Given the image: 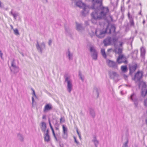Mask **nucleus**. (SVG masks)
Returning a JSON list of instances; mask_svg holds the SVG:
<instances>
[{"mask_svg": "<svg viewBox=\"0 0 147 147\" xmlns=\"http://www.w3.org/2000/svg\"><path fill=\"white\" fill-rule=\"evenodd\" d=\"M121 69L123 72H125L127 71V68L126 66H122L121 67Z\"/></svg>", "mask_w": 147, "mask_h": 147, "instance_id": "c756f323", "label": "nucleus"}, {"mask_svg": "<svg viewBox=\"0 0 147 147\" xmlns=\"http://www.w3.org/2000/svg\"><path fill=\"white\" fill-rule=\"evenodd\" d=\"M32 90L33 91V94L35 96H36V94H35V91L34 90L32 89Z\"/></svg>", "mask_w": 147, "mask_h": 147, "instance_id": "8fccbe9b", "label": "nucleus"}, {"mask_svg": "<svg viewBox=\"0 0 147 147\" xmlns=\"http://www.w3.org/2000/svg\"><path fill=\"white\" fill-rule=\"evenodd\" d=\"M117 61L119 64L122 63H127V61L126 60V58L123 55H119L117 59Z\"/></svg>", "mask_w": 147, "mask_h": 147, "instance_id": "9b49d317", "label": "nucleus"}, {"mask_svg": "<svg viewBox=\"0 0 147 147\" xmlns=\"http://www.w3.org/2000/svg\"><path fill=\"white\" fill-rule=\"evenodd\" d=\"M63 133H67V129L64 125H63Z\"/></svg>", "mask_w": 147, "mask_h": 147, "instance_id": "2f4dec72", "label": "nucleus"}, {"mask_svg": "<svg viewBox=\"0 0 147 147\" xmlns=\"http://www.w3.org/2000/svg\"><path fill=\"white\" fill-rule=\"evenodd\" d=\"M65 30L66 32H68L69 31V30L68 28H65Z\"/></svg>", "mask_w": 147, "mask_h": 147, "instance_id": "3c124183", "label": "nucleus"}, {"mask_svg": "<svg viewBox=\"0 0 147 147\" xmlns=\"http://www.w3.org/2000/svg\"><path fill=\"white\" fill-rule=\"evenodd\" d=\"M93 92L94 94H96L97 97H98L99 93V89L98 88L96 87L94 88Z\"/></svg>", "mask_w": 147, "mask_h": 147, "instance_id": "412c9836", "label": "nucleus"}, {"mask_svg": "<svg viewBox=\"0 0 147 147\" xmlns=\"http://www.w3.org/2000/svg\"><path fill=\"white\" fill-rule=\"evenodd\" d=\"M12 10H13L12 9L11 11L9 12V14L12 15L14 18V19L16 20L17 19V17L19 16V13L18 12L13 13Z\"/></svg>", "mask_w": 147, "mask_h": 147, "instance_id": "a211bd4d", "label": "nucleus"}, {"mask_svg": "<svg viewBox=\"0 0 147 147\" xmlns=\"http://www.w3.org/2000/svg\"><path fill=\"white\" fill-rule=\"evenodd\" d=\"M91 14V21L94 24L96 23L97 20L101 19L102 18L99 14L98 11V10H95Z\"/></svg>", "mask_w": 147, "mask_h": 147, "instance_id": "7ed1b4c3", "label": "nucleus"}, {"mask_svg": "<svg viewBox=\"0 0 147 147\" xmlns=\"http://www.w3.org/2000/svg\"><path fill=\"white\" fill-rule=\"evenodd\" d=\"M139 14H140V15H141V12L139 13Z\"/></svg>", "mask_w": 147, "mask_h": 147, "instance_id": "774afa93", "label": "nucleus"}, {"mask_svg": "<svg viewBox=\"0 0 147 147\" xmlns=\"http://www.w3.org/2000/svg\"><path fill=\"white\" fill-rule=\"evenodd\" d=\"M101 52L102 55L104 58L105 59H106L107 57V55L105 52V50L104 49H101Z\"/></svg>", "mask_w": 147, "mask_h": 147, "instance_id": "c85d7f7f", "label": "nucleus"}, {"mask_svg": "<svg viewBox=\"0 0 147 147\" xmlns=\"http://www.w3.org/2000/svg\"><path fill=\"white\" fill-rule=\"evenodd\" d=\"M76 28L77 30L78 31H81L84 29L81 24L76 23Z\"/></svg>", "mask_w": 147, "mask_h": 147, "instance_id": "2eb2a0df", "label": "nucleus"}, {"mask_svg": "<svg viewBox=\"0 0 147 147\" xmlns=\"http://www.w3.org/2000/svg\"><path fill=\"white\" fill-rule=\"evenodd\" d=\"M11 72L13 73L14 74H16L19 71V69L18 66L10 67Z\"/></svg>", "mask_w": 147, "mask_h": 147, "instance_id": "4468645a", "label": "nucleus"}, {"mask_svg": "<svg viewBox=\"0 0 147 147\" xmlns=\"http://www.w3.org/2000/svg\"><path fill=\"white\" fill-rule=\"evenodd\" d=\"M44 2V3H47L48 2L47 0H43Z\"/></svg>", "mask_w": 147, "mask_h": 147, "instance_id": "5fc2aeb1", "label": "nucleus"}, {"mask_svg": "<svg viewBox=\"0 0 147 147\" xmlns=\"http://www.w3.org/2000/svg\"><path fill=\"white\" fill-rule=\"evenodd\" d=\"M62 136L63 138L64 139H66L68 136L67 133H63Z\"/></svg>", "mask_w": 147, "mask_h": 147, "instance_id": "473e14b6", "label": "nucleus"}, {"mask_svg": "<svg viewBox=\"0 0 147 147\" xmlns=\"http://www.w3.org/2000/svg\"><path fill=\"white\" fill-rule=\"evenodd\" d=\"M10 27H11V29H13V26H12V25H10Z\"/></svg>", "mask_w": 147, "mask_h": 147, "instance_id": "bf43d9fd", "label": "nucleus"}, {"mask_svg": "<svg viewBox=\"0 0 147 147\" xmlns=\"http://www.w3.org/2000/svg\"><path fill=\"white\" fill-rule=\"evenodd\" d=\"M51 130L52 131V133H53V135L55 134V133L54 129H53Z\"/></svg>", "mask_w": 147, "mask_h": 147, "instance_id": "6e6d98bb", "label": "nucleus"}, {"mask_svg": "<svg viewBox=\"0 0 147 147\" xmlns=\"http://www.w3.org/2000/svg\"><path fill=\"white\" fill-rule=\"evenodd\" d=\"M140 50L141 52V56L142 58L144 59L145 55L146 53L145 49L144 48L142 47L141 48Z\"/></svg>", "mask_w": 147, "mask_h": 147, "instance_id": "dca6fc26", "label": "nucleus"}, {"mask_svg": "<svg viewBox=\"0 0 147 147\" xmlns=\"http://www.w3.org/2000/svg\"><path fill=\"white\" fill-rule=\"evenodd\" d=\"M44 140L47 142H49L50 140V136L49 135L47 134H45V135L44 137Z\"/></svg>", "mask_w": 147, "mask_h": 147, "instance_id": "a878e982", "label": "nucleus"}, {"mask_svg": "<svg viewBox=\"0 0 147 147\" xmlns=\"http://www.w3.org/2000/svg\"><path fill=\"white\" fill-rule=\"evenodd\" d=\"M115 29L116 28L114 25H111L110 28L109 27V25H108L105 31L96 30L95 34L98 38H102L105 37V34L106 33L109 34L115 33Z\"/></svg>", "mask_w": 147, "mask_h": 147, "instance_id": "f257e3e1", "label": "nucleus"}, {"mask_svg": "<svg viewBox=\"0 0 147 147\" xmlns=\"http://www.w3.org/2000/svg\"><path fill=\"white\" fill-rule=\"evenodd\" d=\"M3 53L1 52V50H0V57L1 59H2Z\"/></svg>", "mask_w": 147, "mask_h": 147, "instance_id": "a18cd8bd", "label": "nucleus"}, {"mask_svg": "<svg viewBox=\"0 0 147 147\" xmlns=\"http://www.w3.org/2000/svg\"><path fill=\"white\" fill-rule=\"evenodd\" d=\"M142 73L140 71H138L135 74L134 77V80L136 82L139 81L142 77Z\"/></svg>", "mask_w": 147, "mask_h": 147, "instance_id": "f8f14e48", "label": "nucleus"}, {"mask_svg": "<svg viewBox=\"0 0 147 147\" xmlns=\"http://www.w3.org/2000/svg\"><path fill=\"white\" fill-rule=\"evenodd\" d=\"M66 55L69 60L72 59L73 54L71 53L69 49H68L66 53Z\"/></svg>", "mask_w": 147, "mask_h": 147, "instance_id": "f3484780", "label": "nucleus"}, {"mask_svg": "<svg viewBox=\"0 0 147 147\" xmlns=\"http://www.w3.org/2000/svg\"><path fill=\"white\" fill-rule=\"evenodd\" d=\"M90 114L93 118H94L95 116V113L94 110L92 109H90Z\"/></svg>", "mask_w": 147, "mask_h": 147, "instance_id": "393cba45", "label": "nucleus"}, {"mask_svg": "<svg viewBox=\"0 0 147 147\" xmlns=\"http://www.w3.org/2000/svg\"><path fill=\"white\" fill-rule=\"evenodd\" d=\"M17 138L21 142L24 141V138L22 135L19 133L17 134Z\"/></svg>", "mask_w": 147, "mask_h": 147, "instance_id": "5701e85b", "label": "nucleus"}, {"mask_svg": "<svg viewBox=\"0 0 147 147\" xmlns=\"http://www.w3.org/2000/svg\"><path fill=\"white\" fill-rule=\"evenodd\" d=\"M65 79V82L67 84V89L68 91L70 93L72 88V81L70 79V76L68 74H65L64 75Z\"/></svg>", "mask_w": 147, "mask_h": 147, "instance_id": "f03ea898", "label": "nucleus"}, {"mask_svg": "<svg viewBox=\"0 0 147 147\" xmlns=\"http://www.w3.org/2000/svg\"><path fill=\"white\" fill-rule=\"evenodd\" d=\"M36 46L38 52L41 54L42 53L43 50L46 48L45 44L44 42H42L39 44L38 40L36 41Z\"/></svg>", "mask_w": 147, "mask_h": 147, "instance_id": "39448f33", "label": "nucleus"}, {"mask_svg": "<svg viewBox=\"0 0 147 147\" xmlns=\"http://www.w3.org/2000/svg\"><path fill=\"white\" fill-rule=\"evenodd\" d=\"M123 42H121L120 44H119V46L121 47H121L122 46L123 44Z\"/></svg>", "mask_w": 147, "mask_h": 147, "instance_id": "603ef678", "label": "nucleus"}, {"mask_svg": "<svg viewBox=\"0 0 147 147\" xmlns=\"http://www.w3.org/2000/svg\"><path fill=\"white\" fill-rule=\"evenodd\" d=\"M128 142V140H127L126 142L123 144L122 147H128L127 144Z\"/></svg>", "mask_w": 147, "mask_h": 147, "instance_id": "58836bf2", "label": "nucleus"}, {"mask_svg": "<svg viewBox=\"0 0 147 147\" xmlns=\"http://www.w3.org/2000/svg\"><path fill=\"white\" fill-rule=\"evenodd\" d=\"M77 133L78 134V136H79V138L80 139H81V135H80V134L79 132H78V130L77 129Z\"/></svg>", "mask_w": 147, "mask_h": 147, "instance_id": "37998d69", "label": "nucleus"}, {"mask_svg": "<svg viewBox=\"0 0 147 147\" xmlns=\"http://www.w3.org/2000/svg\"><path fill=\"white\" fill-rule=\"evenodd\" d=\"M32 106H33V102L34 101V98L33 97V96L32 97Z\"/></svg>", "mask_w": 147, "mask_h": 147, "instance_id": "09e8293b", "label": "nucleus"}, {"mask_svg": "<svg viewBox=\"0 0 147 147\" xmlns=\"http://www.w3.org/2000/svg\"><path fill=\"white\" fill-rule=\"evenodd\" d=\"M129 22L130 23V26H134V20H130Z\"/></svg>", "mask_w": 147, "mask_h": 147, "instance_id": "4c0bfd02", "label": "nucleus"}, {"mask_svg": "<svg viewBox=\"0 0 147 147\" xmlns=\"http://www.w3.org/2000/svg\"><path fill=\"white\" fill-rule=\"evenodd\" d=\"M88 22H85V24H88Z\"/></svg>", "mask_w": 147, "mask_h": 147, "instance_id": "338daca9", "label": "nucleus"}, {"mask_svg": "<svg viewBox=\"0 0 147 147\" xmlns=\"http://www.w3.org/2000/svg\"><path fill=\"white\" fill-rule=\"evenodd\" d=\"M142 86L141 95L143 96H145L147 94V86L144 82H141L138 85L139 88Z\"/></svg>", "mask_w": 147, "mask_h": 147, "instance_id": "20e7f679", "label": "nucleus"}, {"mask_svg": "<svg viewBox=\"0 0 147 147\" xmlns=\"http://www.w3.org/2000/svg\"><path fill=\"white\" fill-rule=\"evenodd\" d=\"M18 66L16 65V63L14 59H13L11 63V67H15Z\"/></svg>", "mask_w": 147, "mask_h": 147, "instance_id": "7c9ffc66", "label": "nucleus"}, {"mask_svg": "<svg viewBox=\"0 0 147 147\" xmlns=\"http://www.w3.org/2000/svg\"><path fill=\"white\" fill-rule=\"evenodd\" d=\"M128 18L130 20H134V18L132 17V16L131 15H130V13L129 12L128 13Z\"/></svg>", "mask_w": 147, "mask_h": 147, "instance_id": "c9c22d12", "label": "nucleus"}, {"mask_svg": "<svg viewBox=\"0 0 147 147\" xmlns=\"http://www.w3.org/2000/svg\"><path fill=\"white\" fill-rule=\"evenodd\" d=\"M118 75L117 73L115 72H112L110 74V76L111 78L114 79L116 77H117Z\"/></svg>", "mask_w": 147, "mask_h": 147, "instance_id": "4be33fe9", "label": "nucleus"}, {"mask_svg": "<svg viewBox=\"0 0 147 147\" xmlns=\"http://www.w3.org/2000/svg\"><path fill=\"white\" fill-rule=\"evenodd\" d=\"M137 67V64L133 63L129 65V74L132 75L136 69Z\"/></svg>", "mask_w": 147, "mask_h": 147, "instance_id": "9d476101", "label": "nucleus"}, {"mask_svg": "<svg viewBox=\"0 0 147 147\" xmlns=\"http://www.w3.org/2000/svg\"><path fill=\"white\" fill-rule=\"evenodd\" d=\"M52 109V106L51 104H47L46 105L44 109L43 112H47V111L51 110Z\"/></svg>", "mask_w": 147, "mask_h": 147, "instance_id": "ddd939ff", "label": "nucleus"}, {"mask_svg": "<svg viewBox=\"0 0 147 147\" xmlns=\"http://www.w3.org/2000/svg\"><path fill=\"white\" fill-rule=\"evenodd\" d=\"M55 139L57 141H58V140H57V137H55Z\"/></svg>", "mask_w": 147, "mask_h": 147, "instance_id": "e2e57ef3", "label": "nucleus"}, {"mask_svg": "<svg viewBox=\"0 0 147 147\" xmlns=\"http://www.w3.org/2000/svg\"><path fill=\"white\" fill-rule=\"evenodd\" d=\"M77 6L80 8H82L85 5L84 3H82L81 1H78L76 3Z\"/></svg>", "mask_w": 147, "mask_h": 147, "instance_id": "6ab92c4d", "label": "nucleus"}, {"mask_svg": "<svg viewBox=\"0 0 147 147\" xmlns=\"http://www.w3.org/2000/svg\"><path fill=\"white\" fill-rule=\"evenodd\" d=\"M65 121V119L63 117H62L60 119V122L61 123L64 122Z\"/></svg>", "mask_w": 147, "mask_h": 147, "instance_id": "ea45409f", "label": "nucleus"}, {"mask_svg": "<svg viewBox=\"0 0 147 147\" xmlns=\"http://www.w3.org/2000/svg\"><path fill=\"white\" fill-rule=\"evenodd\" d=\"M116 41V39L115 38H112L111 37H108L105 39L103 41V43L105 46H107L110 45L113 42L114 43Z\"/></svg>", "mask_w": 147, "mask_h": 147, "instance_id": "0eeeda50", "label": "nucleus"}, {"mask_svg": "<svg viewBox=\"0 0 147 147\" xmlns=\"http://www.w3.org/2000/svg\"><path fill=\"white\" fill-rule=\"evenodd\" d=\"M53 136H54V138H55V137H56V136H55V134H53Z\"/></svg>", "mask_w": 147, "mask_h": 147, "instance_id": "69168bd1", "label": "nucleus"}, {"mask_svg": "<svg viewBox=\"0 0 147 147\" xmlns=\"http://www.w3.org/2000/svg\"><path fill=\"white\" fill-rule=\"evenodd\" d=\"M42 118L43 119H46V116L45 115H44L42 117Z\"/></svg>", "mask_w": 147, "mask_h": 147, "instance_id": "4d7b16f0", "label": "nucleus"}, {"mask_svg": "<svg viewBox=\"0 0 147 147\" xmlns=\"http://www.w3.org/2000/svg\"><path fill=\"white\" fill-rule=\"evenodd\" d=\"M79 76L80 79L82 80V81L83 82L84 79L83 78L81 71H79Z\"/></svg>", "mask_w": 147, "mask_h": 147, "instance_id": "72a5a7b5", "label": "nucleus"}, {"mask_svg": "<svg viewBox=\"0 0 147 147\" xmlns=\"http://www.w3.org/2000/svg\"><path fill=\"white\" fill-rule=\"evenodd\" d=\"M144 105L145 106H147V98L144 100Z\"/></svg>", "mask_w": 147, "mask_h": 147, "instance_id": "a19ab883", "label": "nucleus"}, {"mask_svg": "<svg viewBox=\"0 0 147 147\" xmlns=\"http://www.w3.org/2000/svg\"><path fill=\"white\" fill-rule=\"evenodd\" d=\"M41 129L42 131L43 132H45L46 130V123L44 122H42L41 123Z\"/></svg>", "mask_w": 147, "mask_h": 147, "instance_id": "aec40b11", "label": "nucleus"}, {"mask_svg": "<svg viewBox=\"0 0 147 147\" xmlns=\"http://www.w3.org/2000/svg\"><path fill=\"white\" fill-rule=\"evenodd\" d=\"M55 139L57 141H58V140H57V137H55Z\"/></svg>", "mask_w": 147, "mask_h": 147, "instance_id": "680f3d73", "label": "nucleus"}, {"mask_svg": "<svg viewBox=\"0 0 147 147\" xmlns=\"http://www.w3.org/2000/svg\"><path fill=\"white\" fill-rule=\"evenodd\" d=\"M145 21L144 20H143V23H142L143 24H144L145 23Z\"/></svg>", "mask_w": 147, "mask_h": 147, "instance_id": "13d9d810", "label": "nucleus"}, {"mask_svg": "<svg viewBox=\"0 0 147 147\" xmlns=\"http://www.w3.org/2000/svg\"><path fill=\"white\" fill-rule=\"evenodd\" d=\"M126 86H128L129 87H131V85H126Z\"/></svg>", "mask_w": 147, "mask_h": 147, "instance_id": "0e129e2a", "label": "nucleus"}, {"mask_svg": "<svg viewBox=\"0 0 147 147\" xmlns=\"http://www.w3.org/2000/svg\"><path fill=\"white\" fill-rule=\"evenodd\" d=\"M115 51L116 52H117V53L119 54V55H121V54L122 53V49L121 47H119L118 49H117V48H115Z\"/></svg>", "mask_w": 147, "mask_h": 147, "instance_id": "bb28decb", "label": "nucleus"}, {"mask_svg": "<svg viewBox=\"0 0 147 147\" xmlns=\"http://www.w3.org/2000/svg\"><path fill=\"white\" fill-rule=\"evenodd\" d=\"M46 134H48V133H49V130L48 129H47L46 131Z\"/></svg>", "mask_w": 147, "mask_h": 147, "instance_id": "052dcab7", "label": "nucleus"}, {"mask_svg": "<svg viewBox=\"0 0 147 147\" xmlns=\"http://www.w3.org/2000/svg\"><path fill=\"white\" fill-rule=\"evenodd\" d=\"M55 130H58L59 129V127H55Z\"/></svg>", "mask_w": 147, "mask_h": 147, "instance_id": "864d4df0", "label": "nucleus"}, {"mask_svg": "<svg viewBox=\"0 0 147 147\" xmlns=\"http://www.w3.org/2000/svg\"><path fill=\"white\" fill-rule=\"evenodd\" d=\"M106 62L108 66L109 67H112L114 69H117V64L115 62L110 60L107 59L106 61Z\"/></svg>", "mask_w": 147, "mask_h": 147, "instance_id": "6e6552de", "label": "nucleus"}, {"mask_svg": "<svg viewBox=\"0 0 147 147\" xmlns=\"http://www.w3.org/2000/svg\"><path fill=\"white\" fill-rule=\"evenodd\" d=\"M130 98L133 101L137 100L136 94L134 93H133L131 95Z\"/></svg>", "mask_w": 147, "mask_h": 147, "instance_id": "b1692460", "label": "nucleus"}, {"mask_svg": "<svg viewBox=\"0 0 147 147\" xmlns=\"http://www.w3.org/2000/svg\"><path fill=\"white\" fill-rule=\"evenodd\" d=\"M83 10L81 12V14L83 16H86L89 13L90 9H91L90 7L86 5L82 7Z\"/></svg>", "mask_w": 147, "mask_h": 147, "instance_id": "1a4fd4ad", "label": "nucleus"}, {"mask_svg": "<svg viewBox=\"0 0 147 147\" xmlns=\"http://www.w3.org/2000/svg\"><path fill=\"white\" fill-rule=\"evenodd\" d=\"M49 125H50V128H51V130H52L53 129L51 125V123H50V122L49 121Z\"/></svg>", "mask_w": 147, "mask_h": 147, "instance_id": "49530a36", "label": "nucleus"}, {"mask_svg": "<svg viewBox=\"0 0 147 147\" xmlns=\"http://www.w3.org/2000/svg\"><path fill=\"white\" fill-rule=\"evenodd\" d=\"M92 142H94L95 147H97L99 142L97 140L96 137H94V138L92 140Z\"/></svg>", "mask_w": 147, "mask_h": 147, "instance_id": "cd10ccee", "label": "nucleus"}, {"mask_svg": "<svg viewBox=\"0 0 147 147\" xmlns=\"http://www.w3.org/2000/svg\"><path fill=\"white\" fill-rule=\"evenodd\" d=\"M3 7V5L2 3L0 1V8H2Z\"/></svg>", "mask_w": 147, "mask_h": 147, "instance_id": "de8ad7c7", "label": "nucleus"}, {"mask_svg": "<svg viewBox=\"0 0 147 147\" xmlns=\"http://www.w3.org/2000/svg\"><path fill=\"white\" fill-rule=\"evenodd\" d=\"M13 31L14 32V33L15 35H19L20 34L18 31L17 29H13Z\"/></svg>", "mask_w": 147, "mask_h": 147, "instance_id": "f704fd0d", "label": "nucleus"}, {"mask_svg": "<svg viewBox=\"0 0 147 147\" xmlns=\"http://www.w3.org/2000/svg\"><path fill=\"white\" fill-rule=\"evenodd\" d=\"M74 139L75 140V142L77 144H78L79 142L77 140L76 138L75 137H74Z\"/></svg>", "mask_w": 147, "mask_h": 147, "instance_id": "79ce46f5", "label": "nucleus"}, {"mask_svg": "<svg viewBox=\"0 0 147 147\" xmlns=\"http://www.w3.org/2000/svg\"><path fill=\"white\" fill-rule=\"evenodd\" d=\"M134 102V104L135 105V107H138V100L134 101H133Z\"/></svg>", "mask_w": 147, "mask_h": 147, "instance_id": "e433bc0d", "label": "nucleus"}, {"mask_svg": "<svg viewBox=\"0 0 147 147\" xmlns=\"http://www.w3.org/2000/svg\"><path fill=\"white\" fill-rule=\"evenodd\" d=\"M90 51L91 52V55L93 59L96 60L97 59V52L96 50L93 46L90 47Z\"/></svg>", "mask_w": 147, "mask_h": 147, "instance_id": "423d86ee", "label": "nucleus"}, {"mask_svg": "<svg viewBox=\"0 0 147 147\" xmlns=\"http://www.w3.org/2000/svg\"><path fill=\"white\" fill-rule=\"evenodd\" d=\"M52 42V41L51 40H49V41L48 42V44H49V45L50 46L51 45Z\"/></svg>", "mask_w": 147, "mask_h": 147, "instance_id": "c03bdc74", "label": "nucleus"}]
</instances>
